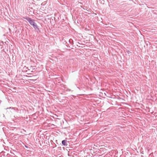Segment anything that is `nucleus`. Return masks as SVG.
Returning <instances> with one entry per match:
<instances>
[{
	"label": "nucleus",
	"instance_id": "nucleus-1",
	"mask_svg": "<svg viewBox=\"0 0 157 157\" xmlns=\"http://www.w3.org/2000/svg\"><path fill=\"white\" fill-rule=\"evenodd\" d=\"M24 18L28 21L30 24L33 26V28L37 31V32L40 31L39 29L38 28L37 24L35 23L34 20L31 18L29 17H25Z\"/></svg>",
	"mask_w": 157,
	"mask_h": 157
},
{
	"label": "nucleus",
	"instance_id": "nucleus-2",
	"mask_svg": "<svg viewBox=\"0 0 157 157\" xmlns=\"http://www.w3.org/2000/svg\"><path fill=\"white\" fill-rule=\"evenodd\" d=\"M66 140H64L62 141V145L64 146H67V144L66 143Z\"/></svg>",
	"mask_w": 157,
	"mask_h": 157
},
{
	"label": "nucleus",
	"instance_id": "nucleus-3",
	"mask_svg": "<svg viewBox=\"0 0 157 157\" xmlns=\"http://www.w3.org/2000/svg\"><path fill=\"white\" fill-rule=\"evenodd\" d=\"M12 109L15 110V108H13V107H10L9 108H6V109Z\"/></svg>",
	"mask_w": 157,
	"mask_h": 157
},
{
	"label": "nucleus",
	"instance_id": "nucleus-4",
	"mask_svg": "<svg viewBox=\"0 0 157 157\" xmlns=\"http://www.w3.org/2000/svg\"><path fill=\"white\" fill-rule=\"evenodd\" d=\"M3 44V42H1L0 43V45H2Z\"/></svg>",
	"mask_w": 157,
	"mask_h": 157
},
{
	"label": "nucleus",
	"instance_id": "nucleus-5",
	"mask_svg": "<svg viewBox=\"0 0 157 157\" xmlns=\"http://www.w3.org/2000/svg\"><path fill=\"white\" fill-rule=\"evenodd\" d=\"M72 41V40L71 39H70V40H69V42L70 43H71V42Z\"/></svg>",
	"mask_w": 157,
	"mask_h": 157
},
{
	"label": "nucleus",
	"instance_id": "nucleus-6",
	"mask_svg": "<svg viewBox=\"0 0 157 157\" xmlns=\"http://www.w3.org/2000/svg\"><path fill=\"white\" fill-rule=\"evenodd\" d=\"M10 155V154H7V156H8V157H9V156H8V155Z\"/></svg>",
	"mask_w": 157,
	"mask_h": 157
},
{
	"label": "nucleus",
	"instance_id": "nucleus-7",
	"mask_svg": "<svg viewBox=\"0 0 157 157\" xmlns=\"http://www.w3.org/2000/svg\"><path fill=\"white\" fill-rule=\"evenodd\" d=\"M128 52H129L128 54H129V53L130 52L129 51H128Z\"/></svg>",
	"mask_w": 157,
	"mask_h": 157
},
{
	"label": "nucleus",
	"instance_id": "nucleus-8",
	"mask_svg": "<svg viewBox=\"0 0 157 157\" xmlns=\"http://www.w3.org/2000/svg\"><path fill=\"white\" fill-rule=\"evenodd\" d=\"M1 101H0V103H1Z\"/></svg>",
	"mask_w": 157,
	"mask_h": 157
},
{
	"label": "nucleus",
	"instance_id": "nucleus-9",
	"mask_svg": "<svg viewBox=\"0 0 157 157\" xmlns=\"http://www.w3.org/2000/svg\"><path fill=\"white\" fill-rule=\"evenodd\" d=\"M25 147H27V146H25Z\"/></svg>",
	"mask_w": 157,
	"mask_h": 157
}]
</instances>
